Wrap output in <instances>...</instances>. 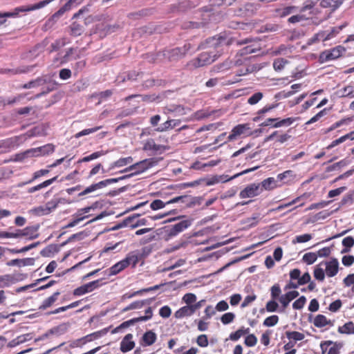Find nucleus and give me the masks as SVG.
Returning <instances> with one entry per match:
<instances>
[{
	"instance_id": "obj_52",
	"label": "nucleus",
	"mask_w": 354,
	"mask_h": 354,
	"mask_svg": "<svg viewBox=\"0 0 354 354\" xmlns=\"http://www.w3.org/2000/svg\"><path fill=\"white\" fill-rule=\"evenodd\" d=\"M278 322L279 317L277 315H271L264 320L263 325L268 327H271L276 325Z\"/></svg>"
},
{
	"instance_id": "obj_25",
	"label": "nucleus",
	"mask_w": 354,
	"mask_h": 354,
	"mask_svg": "<svg viewBox=\"0 0 354 354\" xmlns=\"http://www.w3.org/2000/svg\"><path fill=\"white\" fill-rule=\"evenodd\" d=\"M68 28L70 35L73 37L80 36L84 31V26L81 24L77 22L72 23L71 26L68 27Z\"/></svg>"
},
{
	"instance_id": "obj_35",
	"label": "nucleus",
	"mask_w": 354,
	"mask_h": 354,
	"mask_svg": "<svg viewBox=\"0 0 354 354\" xmlns=\"http://www.w3.org/2000/svg\"><path fill=\"white\" fill-rule=\"evenodd\" d=\"M338 332L342 334H354V323L348 322L338 328Z\"/></svg>"
},
{
	"instance_id": "obj_53",
	"label": "nucleus",
	"mask_w": 354,
	"mask_h": 354,
	"mask_svg": "<svg viewBox=\"0 0 354 354\" xmlns=\"http://www.w3.org/2000/svg\"><path fill=\"white\" fill-rule=\"evenodd\" d=\"M263 95L261 92L255 93L248 98V103L251 105L256 104L263 98Z\"/></svg>"
},
{
	"instance_id": "obj_11",
	"label": "nucleus",
	"mask_w": 354,
	"mask_h": 354,
	"mask_svg": "<svg viewBox=\"0 0 354 354\" xmlns=\"http://www.w3.org/2000/svg\"><path fill=\"white\" fill-rule=\"evenodd\" d=\"M146 250L147 248H143L142 252L136 250L129 253L124 259L127 263H128V266L132 265L133 267H135L138 261L144 257Z\"/></svg>"
},
{
	"instance_id": "obj_16",
	"label": "nucleus",
	"mask_w": 354,
	"mask_h": 354,
	"mask_svg": "<svg viewBox=\"0 0 354 354\" xmlns=\"http://www.w3.org/2000/svg\"><path fill=\"white\" fill-rule=\"evenodd\" d=\"M133 162V158L131 156H128L125 158H120L118 160L113 162L110 164L109 170H112L115 168H120L128 165H132Z\"/></svg>"
},
{
	"instance_id": "obj_6",
	"label": "nucleus",
	"mask_w": 354,
	"mask_h": 354,
	"mask_svg": "<svg viewBox=\"0 0 354 354\" xmlns=\"http://www.w3.org/2000/svg\"><path fill=\"white\" fill-rule=\"evenodd\" d=\"M243 63V60L241 58H236L234 61L226 59L223 63L214 66L212 71L215 73H224L230 69L233 66H240Z\"/></svg>"
},
{
	"instance_id": "obj_63",
	"label": "nucleus",
	"mask_w": 354,
	"mask_h": 354,
	"mask_svg": "<svg viewBox=\"0 0 354 354\" xmlns=\"http://www.w3.org/2000/svg\"><path fill=\"white\" fill-rule=\"evenodd\" d=\"M270 290L272 299H276L277 298L280 297L279 295L281 292V290L278 284L272 286Z\"/></svg>"
},
{
	"instance_id": "obj_32",
	"label": "nucleus",
	"mask_w": 354,
	"mask_h": 354,
	"mask_svg": "<svg viewBox=\"0 0 354 354\" xmlns=\"http://www.w3.org/2000/svg\"><path fill=\"white\" fill-rule=\"evenodd\" d=\"M192 219H186L180 221L179 223L173 225L175 230L178 232V234L183 232L186 229H187L192 223Z\"/></svg>"
},
{
	"instance_id": "obj_61",
	"label": "nucleus",
	"mask_w": 354,
	"mask_h": 354,
	"mask_svg": "<svg viewBox=\"0 0 354 354\" xmlns=\"http://www.w3.org/2000/svg\"><path fill=\"white\" fill-rule=\"evenodd\" d=\"M312 239V236L309 234H304L301 235L297 236L295 239L292 241L294 243H305L310 241Z\"/></svg>"
},
{
	"instance_id": "obj_42",
	"label": "nucleus",
	"mask_w": 354,
	"mask_h": 354,
	"mask_svg": "<svg viewBox=\"0 0 354 354\" xmlns=\"http://www.w3.org/2000/svg\"><path fill=\"white\" fill-rule=\"evenodd\" d=\"M249 328H241L237 330L235 333H231L230 338L232 341H237L241 338V336L249 333Z\"/></svg>"
},
{
	"instance_id": "obj_15",
	"label": "nucleus",
	"mask_w": 354,
	"mask_h": 354,
	"mask_svg": "<svg viewBox=\"0 0 354 354\" xmlns=\"http://www.w3.org/2000/svg\"><path fill=\"white\" fill-rule=\"evenodd\" d=\"M133 335L129 333L124 336L120 342V350L123 353L131 351L135 346V342L132 341Z\"/></svg>"
},
{
	"instance_id": "obj_36",
	"label": "nucleus",
	"mask_w": 354,
	"mask_h": 354,
	"mask_svg": "<svg viewBox=\"0 0 354 354\" xmlns=\"http://www.w3.org/2000/svg\"><path fill=\"white\" fill-rule=\"evenodd\" d=\"M136 218V216H129L127 218H125L124 221H122L121 223L115 225L113 226L110 230L115 231L118 230L120 228L124 227H130V223Z\"/></svg>"
},
{
	"instance_id": "obj_54",
	"label": "nucleus",
	"mask_w": 354,
	"mask_h": 354,
	"mask_svg": "<svg viewBox=\"0 0 354 354\" xmlns=\"http://www.w3.org/2000/svg\"><path fill=\"white\" fill-rule=\"evenodd\" d=\"M235 315L233 313H227L222 315L221 321L223 324H228L233 322Z\"/></svg>"
},
{
	"instance_id": "obj_46",
	"label": "nucleus",
	"mask_w": 354,
	"mask_h": 354,
	"mask_svg": "<svg viewBox=\"0 0 354 354\" xmlns=\"http://www.w3.org/2000/svg\"><path fill=\"white\" fill-rule=\"evenodd\" d=\"M37 149L39 150V156L46 155L53 153L55 151V146L53 144H47L42 147H37Z\"/></svg>"
},
{
	"instance_id": "obj_30",
	"label": "nucleus",
	"mask_w": 354,
	"mask_h": 354,
	"mask_svg": "<svg viewBox=\"0 0 354 354\" xmlns=\"http://www.w3.org/2000/svg\"><path fill=\"white\" fill-rule=\"evenodd\" d=\"M142 339L145 346H151L156 342L157 336L154 332L149 330L143 335Z\"/></svg>"
},
{
	"instance_id": "obj_26",
	"label": "nucleus",
	"mask_w": 354,
	"mask_h": 354,
	"mask_svg": "<svg viewBox=\"0 0 354 354\" xmlns=\"http://www.w3.org/2000/svg\"><path fill=\"white\" fill-rule=\"evenodd\" d=\"M128 266V263L127 261L122 259V261L118 262L111 266L109 269V275H115L123 270Z\"/></svg>"
},
{
	"instance_id": "obj_12",
	"label": "nucleus",
	"mask_w": 354,
	"mask_h": 354,
	"mask_svg": "<svg viewBox=\"0 0 354 354\" xmlns=\"http://www.w3.org/2000/svg\"><path fill=\"white\" fill-rule=\"evenodd\" d=\"M19 139L18 137H13L3 140L0 143L1 152L6 153L14 149L18 146Z\"/></svg>"
},
{
	"instance_id": "obj_9",
	"label": "nucleus",
	"mask_w": 354,
	"mask_h": 354,
	"mask_svg": "<svg viewBox=\"0 0 354 354\" xmlns=\"http://www.w3.org/2000/svg\"><path fill=\"white\" fill-rule=\"evenodd\" d=\"M262 191L260 184H251L241 191L239 196L241 198H252L260 194Z\"/></svg>"
},
{
	"instance_id": "obj_57",
	"label": "nucleus",
	"mask_w": 354,
	"mask_h": 354,
	"mask_svg": "<svg viewBox=\"0 0 354 354\" xmlns=\"http://www.w3.org/2000/svg\"><path fill=\"white\" fill-rule=\"evenodd\" d=\"M354 201V191L349 192L348 194L345 195L342 201L341 205H344L346 204L350 203L352 204Z\"/></svg>"
},
{
	"instance_id": "obj_7",
	"label": "nucleus",
	"mask_w": 354,
	"mask_h": 354,
	"mask_svg": "<svg viewBox=\"0 0 354 354\" xmlns=\"http://www.w3.org/2000/svg\"><path fill=\"white\" fill-rule=\"evenodd\" d=\"M346 26V24L333 27L329 32L321 31L315 35L314 39L323 41L329 40L335 37Z\"/></svg>"
},
{
	"instance_id": "obj_29",
	"label": "nucleus",
	"mask_w": 354,
	"mask_h": 354,
	"mask_svg": "<svg viewBox=\"0 0 354 354\" xmlns=\"http://www.w3.org/2000/svg\"><path fill=\"white\" fill-rule=\"evenodd\" d=\"M354 131H352L349 133H347L338 139H336L333 140L327 147V149H331L332 148L335 147V146L345 142L348 139L354 140Z\"/></svg>"
},
{
	"instance_id": "obj_8",
	"label": "nucleus",
	"mask_w": 354,
	"mask_h": 354,
	"mask_svg": "<svg viewBox=\"0 0 354 354\" xmlns=\"http://www.w3.org/2000/svg\"><path fill=\"white\" fill-rule=\"evenodd\" d=\"M100 280H95L84 284L74 290L73 295L75 296H81L86 293H88L100 286Z\"/></svg>"
},
{
	"instance_id": "obj_43",
	"label": "nucleus",
	"mask_w": 354,
	"mask_h": 354,
	"mask_svg": "<svg viewBox=\"0 0 354 354\" xmlns=\"http://www.w3.org/2000/svg\"><path fill=\"white\" fill-rule=\"evenodd\" d=\"M286 335L289 339H293L295 342L303 340L305 337L304 334L297 331H287Z\"/></svg>"
},
{
	"instance_id": "obj_14",
	"label": "nucleus",
	"mask_w": 354,
	"mask_h": 354,
	"mask_svg": "<svg viewBox=\"0 0 354 354\" xmlns=\"http://www.w3.org/2000/svg\"><path fill=\"white\" fill-rule=\"evenodd\" d=\"M250 127L248 124H238L235 126L230 134L228 136V140L232 141L236 139L239 136H241L245 133L247 130H249Z\"/></svg>"
},
{
	"instance_id": "obj_47",
	"label": "nucleus",
	"mask_w": 354,
	"mask_h": 354,
	"mask_svg": "<svg viewBox=\"0 0 354 354\" xmlns=\"http://www.w3.org/2000/svg\"><path fill=\"white\" fill-rule=\"evenodd\" d=\"M19 15L17 8H16L12 12H0V26L3 24L6 17H16Z\"/></svg>"
},
{
	"instance_id": "obj_1",
	"label": "nucleus",
	"mask_w": 354,
	"mask_h": 354,
	"mask_svg": "<svg viewBox=\"0 0 354 354\" xmlns=\"http://www.w3.org/2000/svg\"><path fill=\"white\" fill-rule=\"evenodd\" d=\"M223 41H224V39L221 37H213L207 39L205 44H203V46H198L196 48H194L190 43H186L182 47H176L165 51L164 56L169 61H176L184 57L191 50L196 51L201 48L216 50L219 48Z\"/></svg>"
},
{
	"instance_id": "obj_21",
	"label": "nucleus",
	"mask_w": 354,
	"mask_h": 354,
	"mask_svg": "<svg viewBox=\"0 0 354 354\" xmlns=\"http://www.w3.org/2000/svg\"><path fill=\"white\" fill-rule=\"evenodd\" d=\"M39 226H28L23 229V236L27 237L28 239H34L39 236L37 233Z\"/></svg>"
},
{
	"instance_id": "obj_24",
	"label": "nucleus",
	"mask_w": 354,
	"mask_h": 354,
	"mask_svg": "<svg viewBox=\"0 0 354 354\" xmlns=\"http://www.w3.org/2000/svg\"><path fill=\"white\" fill-rule=\"evenodd\" d=\"M337 94L339 97H354V86L347 85L337 91Z\"/></svg>"
},
{
	"instance_id": "obj_13",
	"label": "nucleus",
	"mask_w": 354,
	"mask_h": 354,
	"mask_svg": "<svg viewBox=\"0 0 354 354\" xmlns=\"http://www.w3.org/2000/svg\"><path fill=\"white\" fill-rule=\"evenodd\" d=\"M185 197L186 196H177V197H175V198L171 199L170 201H167L166 203H164L162 201H161L160 199L154 200L150 204V207L153 210H158V209H162V208L165 207V205H167V204L174 203H177V202H179L180 201H183V199L185 198Z\"/></svg>"
},
{
	"instance_id": "obj_51",
	"label": "nucleus",
	"mask_w": 354,
	"mask_h": 354,
	"mask_svg": "<svg viewBox=\"0 0 354 354\" xmlns=\"http://www.w3.org/2000/svg\"><path fill=\"white\" fill-rule=\"evenodd\" d=\"M288 61L283 58L276 59L273 62V68L275 71L282 70Z\"/></svg>"
},
{
	"instance_id": "obj_28",
	"label": "nucleus",
	"mask_w": 354,
	"mask_h": 354,
	"mask_svg": "<svg viewBox=\"0 0 354 354\" xmlns=\"http://www.w3.org/2000/svg\"><path fill=\"white\" fill-rule=\"evenodd\" d=\"M59 295L60 292L57 291L55 292L53 295L44 299L42 302V304L39 306V309L45 310L50 307L57 300L58 296Z\"/></svg>"
},
{
	"instance_id": "obj_10",
	"label": "nucleus",
	"mask_w": 354,
	"mask_h": 354,
	"mask_svg": "<svg viewBox=\"0 0 354 354\" xmlns=\"http://www.w3.org/2000/svg\"><path fill=\"white\" fill-rule=\"evenodd\" d=\"M325 272L327 277H333L335 276L339 271V261L337 259L333 258L328 261L324 263Z\"/></svg>"
},
{
	"instance_id": "obj_22",
	"label": "nucleus",
	"mask_w": 354,
	"mask_h": 354,
	"mask_svg": "<svg viewBox=\"0 0 354 354\" xmlns=\"http://www.w3.org/2000/svg\"><path fill=\"white\" fill-rule=\"evenodd\" d=\"M167 149L166 146L157 145L152 139L148 140L144 146L145 150H151L153 151H164Z\"/></svg>"
},
{
	"instance_id": "obj_40",
	"label": "nucleus",
	"mask_w": 354,
	"mask_h": 354,
	"mask_svg": "<svg viewBox=\"0 0 354 354\" xmlns=\"http://www.w3.org/2000/svg\"><path fill=\"white\" fill-rule=\"evenodd\" d=\"M319 0H306L302 7L299 9L300 12H304L307 10H311L317 4Z\"/></svg>"
},
{
	"instance_id": "obj_37",
	"label": "nucleus",
	"mask_w": 354,
	"mask_h": 354,
	"mask_svg": "<svg viewBox=\"0 0 354 354\" xmlns=\"http://www.w3.org/2000/svg\"><path fill=\"white\" fill-rule=\"evenodd\" d=\"M257 50H258V48L254 46V44H251L250 45H248L245 47H244L242 49H241L238 52V53H237V55L236 56V59L239 56H241L242 57V56L247 55L248 54H251V53H255Z\"/></svg>"
},
{
	"instance_id": "obj_49",
	"label": "nucleus",
	"mask_w": 354,
	"mask_h": 354,
	"mask_svg": "<svg viewBox=\"0 0 354 354\" xmlns=\"http://www.w3.org/2000/svg\"><path fill=\"white\" fill-rule=\"evenodd\" d=\"M48 172H49V171L48 169H40L39 171H37L36 172L34 173L33 177L32 179L29 180L28 181H27L26 183H23L19 185V186L20 187L24 185L32 183L35 180L37 179L38 178H39L42 176L47 174Z\"/></svg>"
},
{
	"instance_id": "obj_3",
	"label": "nucleus",
	"mask_w": 354,
	"mask_h": 354,
	"mask_svg": "<svg viewBox=\"0 0 354 354\" xmlns=\"http://www.w3.org/2000/svg\"><path fill=\"white\" fill-rule=\"evenodd\" d=\"M220 55L221 54L218 53V50L216 52L215 50H210L209 51L203 52L196 58L191 60L187 64V66L191 69L203 67L213 63L220 57Z\"/></svg>"
},
{
	"instance_id": "obj_41",
	"label": "nucleus",
	"mask_w": 354,
	"mask_h": 354,
	"mask_svg": "<svg viewBox=\"0 0 354 354\" xmlns=\"http://www.w3.org/2000/svg\"><path fill=\"white\" fill-rule=\"evenodd\" d=\"M295 120L296 119L295 118H287L280 120H278L277 122L273 124V127L279 128L281 127H288L290 126Z\"/></svg>"
},
{
	"instance_id": "obj_27",
	"label": "nucleus",
	"mask_w": 354,
	"mask_h": 354,
	"mask_svg": "<svg viewBox=\"0 0 354 354\" xmlns=\"http://www.w3.org/2000/svg\"><path fill=\"white\" fill-rule=\"evenodd\" d=\"M299 10V8L295 6H287L283 8H279L275 10L277 16L280 17H284L292 13L296 12Z\"/></svg>"
},
{
	"instance_id": "obj_45",
	"label": "nucleus",
	"mask_w": 354,
	"mask_h": 354,
	"mask_svg": "<svg viewBox=\"0 0 354 354\" xmlns=\"http://www.w3.org/2000/svg\"><path fill=\"white\" fill-rule=\"evenodd\" d=\"M317 259V254L316 252H307L306 253L302 258L304 262L307 263L308 265H311L314 263Z\"/></svg>"
},
{
	"instance_id": "obj_2",
	"label": "nucleus",
	"mask_w": 354,
	"mask_h": 354,
	"mask_svg": "<svg viewBox=\"0 0 354 354\" xmlns=\"http://www.w3.org/2000/svg\"><path fill=\"white\" fill-rule=\"evenodd\" d=\"M40 86L41 87V91L35 95V98L41 97L55 90L56 88V82L50 75H46L24 84L22 88L29 89Z\"/></svg>"
},
{
	"instance_id": "obj_56",
	"label": "nucleus",
	"mask_w": 354,
	"mask_h": 354,
	"mask_svg": "<svg viewBox=\"0 0 354 354\" xmlns=\"http://www.w3.org/2000/svg\"><path fill=\"white\" fill-rule=\"evenodd\" d=\"M59 204V201L57 200H51L50 201L48 202L45 207H46V212L45 213H50L53 210H55L57 205Z\"/></svg>"
},
{
	"instance_id": "obj_34",
	"label": "nucleus",
	"mask_w": 354,
	"mask_h": 354,
	"mask_svg": "<svg viewBox=\"0 0 354 354\" xmlns=\"http://www.w3.org/2000/svg\"><path fill=\"white\" fill-rule=\"evenodd\" d=\"M147 304H149V301L147 300V299H146V300H141V301H134V302L130 304L127 307H125L122 310V311L123 312H127L128 310H133V309H140L143 306L147 305Z\"/></svg>"
},
{
	"instance_id": "obj_33",
	"label": "nucleus",
	"mask_w": 354,
	"mask_h": 354,
	"mask_svg": "<svg viewBox=\"0 0 354 354\" xmlns=\"http://www.w3.org/2000/svg\"><path fill=\"white\" fill-rule=\"evenodd\" d=\"M14 283L15 279L11 274L0 275V288L8 287Z\"/></svg>"
},
{
	"instance_id": "obj_19",
	"label": "nucleus",
	"mask_w": 354,
	"mask_h": 354,
	"mask_svg": "<svg viewBox=\"0 0 354 354\" xmlns=\"http://www.w3.org/2000/svg\"><path fill=\"white\" fill-rule=\"evenodd\" d=\"M35 263V259L34 258H25L22 259H12L10 261H8L6 263V265L8 266H32Z\"/></svg>"
},
{
	"instance_id": "obj_38",
	"label": "nucleus",
	"mask_w": 354,
	"mask_h": 354,
	"mask_svg": "<svg viewBox=\"0 0 354 354\" xmlns=\"http://www.w3.org/2000/svg\"><path fill=\"white\" fill-rule=\"evenodd\" d=\"M313 324L315 326L322 328L330 324V321L323 315H317L313 321Z\"/></svg>"
},
{
	"instance_id": "obj_55",
	"label": "nucleus",
	"mask_w": 354,
	"mask_h": 354,
	"mask_svg": "<svg viewBox=\"0 0 354 354\" xmlns=\"http://www.w3.org/2000/svg\"><path fill=\"white\" fill-rule=\"evenodd\" d=\"M306 301V297L304 296H301L295 301H294V303L292 304V308L294 309L300 310L304 306Z\"/></svg>"
},
{
	"instance_id": "obj_50",
	"label": "nucleus",
	"mask_w": 354,
	"mask_h": 354,
	"mask_svg": "<svg viewBox=\"0 0 354 354\" xmlns=\"http://www.w3.org/2000/svg\"><path fill=\"white\" fill-rule=\"evenodd\" d=\"M100 129H101V127H95L91 128V129H84V130L77 133L75 135V138H80L82 136H86V135H88L90 133H95V132H96L97 131H98Z\"/></svg>"
},
{
	"instance_id": "obj_58",
	"label": "nucleus",
	"mask_w": 354,
	"mask_h": 354,
	"mask_svg": "<svg viewBox=\"0 0 354 354\" xmlns=\"http://www.w3.org/2000/svg\"><path fill=\"white\" fill-rule=\"evenodd\" d=\"M183 300L188 306L193 305L192 304L196 301V296L193 293H187L183 296Z\"/></svg>"
},
{
	"instance_id": "obj_39",
	"label": "nucleus",
	"mask_w": 354,
	"mask_h": 354,
	"mask_svg": "<svg viewBox=\"0 0 354 354\" xmlns=\"http://www.w3.org/2000/svg\"><path fill=\"white\" fill-rule=\"evenodd\" d=\"M260 186L266 190L272 189L277 187V180L274 178H268L261 182Z\"/></svg>"
},
{
	"instance_id": "obj_18",
	"label": "nucleus",
	"mask_w": 354,
	"mask_h": 354,
	"mask_svg": "<svg viewBox=\"0 0 354 354\" xmlns=\"http://www.w3.org/2000/svg\"><path fill=\"white\" fill-rule=\"evenodd\" d=\"M299 296V292L296 290L290 291L284 295H282L279 300L285 308L288 306L289 303Z\"/></svg>"
},
{
	"instance_id": "obj_4",
	"label": "nucleus",
	"mask_w": 354,
	"mask_h": 354,
	"mask_svg": "<svg viewBox=\"0 0 354 354\" xmlns=\"http://www.w3.org/2000/svg\"><path fill=\"white\" fill-rule=\"evenodd\" d=\"M158 161L154 158H148L142 161L138 162L135 164L131 165L129 167L120 171L124 173L132 171L135 176L142 174L147 171L148 169L153 167L157 164Z\"/></svg>"
},
{
	"instance_id": "obj_31",
	"label": "nucleus",
	"mask_w": 354,
	"mask_h": 354,
	"mask_svg": "<svg viewBox=\"0 0 354 354\" xmlns=\"http://www.w3.org/2000/svg\"><path fill=\"white\" fill-rule=\"evenodd\" d=\"M57 178V176H55L53 178H50V179H48L47 180H45L44 182L36 185V186H34L32 187H30L28 189V192L31 194V193H33L35 192H37L38 190H40L43 188H45L48 186H49L50 185H51L53 183H54L55 181H56Z\"/></svg>"
},
{
	"instance_id": "obj_5",
	"label": "nucleus",
	"mask_w": 354,
	"mask_h": 354,
	"mask_svg": "<svg viewBox=\"0 0 354 354\" xmlns=\"http://www.w3.org/2000/svg\"><path fill=\"white\" fill-rule=\"evenodd\" d=\"M346 52V48L342 46H337L332 49L322 52L319 55L321 62H326L336 59Z\"/></svg>"
},
{
	"instance_id": "obj_48",
	"label": "nucleus",
	"mask_w": 354,
	"mask_h": 354,
	"mask_svg": "<svg viewBox=\"0 0 354 354\" xmlns=\"http://www.w3.org/2000/svg\"><path fill=\"white\" fill-rule=\"evenodd\" d=\"M323 263H320L319 266H317L315 270H314V277L315 278L320 281H323L325 279V274L324 270L322 268H320L319 266L322 265Z\"/></svg>"
},
{
	"instance_id": "obj_62",
	"label": "nucleus",
	"mask_w": 354,
	"mask_h": 354,
	"mask_svg": "<svg viewBox=\"0 0 354 354\" xmlns=\"http://www.w3.org/2000/svg\"><path fill=\"white\" fill-rule=\"evenodd\" d=\"M197 344L201 347H207L208 346V339L206 335H200L196 339Z\"/></svg>"
},
{
	"instance_id": "obj_60",
	"label": "nucleus",
	"mask_w": 354,
	"mask_h": 354,
	"mask_svg": "<svg viewBox=\"0 0 354 354\" xmlns=\"http://www.w3.org/2000/svg\"><path fill=\"white\" fill-rule=\"evenodd\" d=\"M256 299H257V295L255 294H252V295L246 296L245 297L243 301L242 302L241 307L243 308L247 307L251 303H252L254 301H255Z\"/></svg>"
},
{
	"instance_id": "obj_44",
	"label": "nucleus",
	"mask_w": 354,
	"mask_h": 354,
	"mask_svg": "<svg viewBox=\"0 0 354 354\" xmlns=\"http://www.w3.org/2000/svg\"><path fill=\"white\" fill-rule=\"evenodd\" d=\"M134 216H136V218L130 223V227L131 229L147 224L148 219L147 218H138V214H135Z\"/></svg>"
},
{
	"instance_id": "obj_59",
	"label": "nucleus",
	"mask_w": 354,
	"mask_h": 354,
	"mask_svg": "<svg viewBox=\"0 0 354 354\" xmlns=\"http://www.w3.org/2000/svg\"><path fill=\"white\" fill-rule=\"evenodd\" d=\"M278 306L277 302L272 299L267 302L266 309L268 312L272 313L277 311Z\"/></svg>"
},
{
	"instance_id": "obj_20",
	"label": "nucleus",
	"mask_w": 354,
	"mask_h": 354,
	"mask_svg": "<svg viewBox=\"0 0 354 354\" xmlns=\"http://www.w3.org/2000/svg\"><path fill=\"white\" fill-rule=\"evenodd\" d=\"M194 313V308L192 307V306H185L180 309H178L177 311L174 313V317L176 319H181L185 317H189L191 316Z\"/></svg>"
},
{
	"instance_id": "obj_17",
	"label": "nucleus",
	"mask_w": 354,
	"mask_h": 354,
	"mask_svg": "<svg viewBox=\"0 0 354 354\" xmlns=\"http://www.w3.org/2000/svg\"><path fill=\"white\" fill-rule=\"evenodd\" d=\"M180 120H168L156 129V131L163 132L175 128L180 124Z\"/></svg>"
},
{
	"instance_id": "obj_64",
	"label": "nucleus",
	"mask_w": 354,
	"mask_h": 354,
	"mask_svg": "<svg viewBox=\"0 0 354 354\" xmlns=\"http://www.w3.org/2000/svg\"><path fill=\"white\" fill-rule=\"evenodd\" d=\"M171 313V310L168 306H164L159 310L160 315L163 318H168Z\"/></svg>"
},
{
	"instance_id": "obj_23",
	"label": "nucleus",
	"mask_w": 354,
	"mask_h": 354,
	"mask_svg": "<svg viewBox=\"0 0 354 354\" xmlns=\"http://www.w3.org/2000/svg\"><path fill=\"white\" fill-rule=\"evenodd\" d=\"M343 3V0H322L320 6L324 8H330L332 11L337 9Z\"/></svg>"
}]
</instances>
